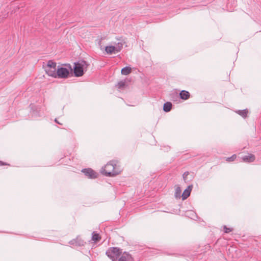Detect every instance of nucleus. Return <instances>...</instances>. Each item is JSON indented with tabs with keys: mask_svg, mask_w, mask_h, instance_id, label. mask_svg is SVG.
I'll list each match as a JSON object with an SVG mask.
<instances>
[{
	"mask_svg": "<svg viewBox=\"0 0 261 261\" xmlns=\"http://www.w3.org/2000/svg\"><path fill=\"white\" fill-rule=\"evenodd\" d=\"M179 96L181 99H182L183 100H187L190 97V94L187 91L182 90L179 93Z\"/></svg>",
	"mask_w": 261,
	"mask_h": 261,
	"instance_id": "11",
	"label": "nucleus"
},
{
	"mask_svg": "<svg viewBox=\"0 0 261 261\" xmlns=\"http://www.w3.org/2000/svg\"><path fill=\"white\" fill-rule=\"evenodd\" d=\"M181 189L179 187H177L175 189V197L176 198H180L181 197Z\"/></svg>",
	"mask_w": 261,
	"mask_h": 261,
	"instance_id": "19",
	"label": "nucleus"
},
{
	"mask_svg": "<svg viewBox=\"0 0 261 261\" xmlns=\"http://www.w3.org/2000/svg\"><path fill=\"white\" fill-rule=\"evenodd\" d=\"M189 172L188 171L184 172V173L182 175V177L184 180L186 179L187 176L189 175Z\"/></svg>",
	"mask_w": 261,
	"mask_h": 261,
	"instance_id": "25",
	"label": "nucleus"
},
{
	"mask_svg": "<svg viewBox=\"0 0 261 261\" xmlns=\"http://www.w3.org/2000/svg\"><path fill=\"white\" fill-rule=\"evenodd\" d=\"M121 250L118 247H115V256L120 255L121 253Z\"/></svg>",
	"mask_w": 261,
	"mask_h": 261,
	"instance_id": "24",
	"label": "nucleus"
},
{
	"mask_svg": "<svg viewBox=\"0 0 261 261\" xmlns=\"http://www.w3.org/2000/svg\"><path fill=\"white\" fill-rule=\"evenodd\" d=\"M69 74V71L64 67H59L57 70L56 77L65 79L67 78Z\"/></svg>",
	"mask_w": 261,
	"mask_h": 261,
	"instance_id": "3",
	"label": "nucleus"
},
{
	"mask_svg": "<svg viewBox=\"0 0 261 261\" xmlns=\"http://www.w3.org/2000/svg\"><path fill=\"white\" fill-rule=\"evenodd\" d=\"M175 96L176 98H177V97H178V96H177V93H175Z\"/></svg>",
	"mask_w": 261,
	"mask_h": 261,
	"instance_id": "28",
	"label": "nucleus"
},
{
	"mask_svg": "<svg viewBox=\"0 0 261 261\" xmlns=\"http://www.w3.org/2000/svg\"><path fill=\"white\" fill-rule=\"evenodd\" d=\"M237 158V155L236 154H233L230 157L227 158L226 160L227 162H232L233 161Z\"/></svg>",
	"mask_w": 261,
	"mask_h": 261,
	"instance_id": "22",
	"label": "nucleus"
},
{
	"mask_svg": "<svg viewBox=\"0 0 261 261\" xmlns=\"http://www.w3.org/2000/svg\"><path fill=\"white\" fill-rule=\"evenodd\" d=\"M132 69L130 67L126 66L121 69V72L123 75H127L130 73Z\"/></svg>",
	"mask_w": 261,
	"mask_h": 261,
	"instance_id": "15",
	"label": "nucleus"
},
{
	"mask_svg": "<svg viewBox=\"0 0 261 261\" xmlns=\"http://www.w3.org/2000/svg\"><path fill=\"white\" fill-rule=\"evenodd\" d=\"M101 237L98 233H96L94 231L92 232V240L93 241H94L95 242H97L99 241Z\"/></svg>",
	"mask_w": 261,
	"mask_h": 261,
	"instance_id": "17",
	"label": "nucleus"
},
{
	"mask_svg": "<svg viewBox=\"0 0 261 261\" xmlns=\"http://www.w3.org/2000/svg\"><path fill=\"white\" fill-rule=\"evenodd\" d=\"M82 172L90 178H95L98 175V174L91 168L83 169Z\"/></svg>",
	"mask_w": 261,
	"mask_h": 261,
	"instance_id": "5",
	"label": "nucleus"
},
{
	"mask_svg": "<svg viewBox=\"0 0 261 261\" xmlns=\"http://www.w3.org/2000/svg\"><path fill=\"white\" fill-rule=\"evenodd\" d=\"M57 68H45L46 73L50 76L56 77Z\"/></svg>",
	"mask_w": 261,
	"mask_h": 261,
	"instance_id": "10",
	"label": "nucleus"
},
{
	"mask_svg": "<svg viewBox=\"0 0 261 261\" xmlns=\"http://www.w3.org/2000/svg\"><path fill=\"white\" fill-rule=\"evenodd\" d=\"M236 113L239 115L241 116L243 118H245L247 117L248 114V111L247 109L243 110H238Z\"/></svg>",
	"mask_w": 261,
	"mask_h": 261,
	"instance_id": "16",
	"label": "nucleus"
},
{
	"mask_svg": "<svg viewBox=\"0 0 261 261\" xmlns=\"http://www.w3.org/2000/svg\"><path fill=\"white\" fill-rule=\"evenodd\" d=\"M70 244L76 246H83L85 244V242L81 239L77 238L76 239L72 240L69 242Z\"/></svg>",
	"mask_w": 261,
	"mask_h": 261,
	"instance_id": "6",
	"label": "nucleus"
},
{
	"mask_svg": "<svg viewBox=\"0 0 261 261\" xmlns=\"http://www.w3.org/2000/svg\"><path fill=\"white\" fill-rule=\"evenodd\" d=\"M255 157L252 154H248L242 158V160L244 162L251 163L254 161Z\"/></svg>",
	"mask_w": 261,
	"mask_h": 261,
	"instance_id": "9",
	"label": "nucleus"
},
{
	"mask_svg": "<svg viewBox=\"0 0 261 261\" xmlns=\"http://www.w3.org/2000/svg\"><path fill=\"white\" fill-rule=\"evenodd\" d=\"M124 45L127 46L124 38L122 37L115 38V52L120 51Z\"/></svg>",
	"mask_w": 261,
	"mask_h": 261,
	"instance_id": "4",
	"label": "nucleus"
},
{
	"mask_svg": "<svg viewBox=\"0 0 261 261\" xmlns=\"http://www.w3.org/2000/svg\"><path fill=\"white\" fill-rule=\"evenodd\" d=\"M117 86L120 90H122L125 88L127 87V85L126 84V81H121L118 83Z\"/></svg>",
	"mask_w": 261,
	"mask_h": 261,
	"instance_id": "18",
	"label": "nucleus"
},
{
	"mask_svg": "<svg viewBox=\"0 0 261 261\" xmlns=\"http://www.w3.org/2000/svg\"><path fill=\"white\" fill-rule=\"evenodd\" d=\"M87 66L88 64L84 60L74 63V66L73 68L74 76L76 77H80L82 76L84 73V68L85 67H87Z\"/></svg>",
	"mask_w": 261,
	"mask_h": 261,
	"instance_id": "1",
	"label": "nucleus"
},
{
	"mask_svg": "<svg viewBox=\"0 0 261 261\" xmlns=\"http://www.w3.org/2000/svg\"><path fill=\"white\" fill-rule=\"evenodd\" d=\"M118 261H134L131 255L128 253L124 252Z\"/></svg>",
	"mask_w": 261,
	"mask_h": 261,
	"instance_id": "7",
	"label": "nucleus"
},
{
	"mask_svg": "<svg viewBox=\"0 0 261 261\" xmlns=\"http://www.w3.org/2000/svg\"><path fill=\"white\" fill-rule=\"evenodd\" d=\"M172 108V103L170 102H166L163 106V110L166 112H169Z\"/></svg>",
	"mask_w": 261,
	"mask_h": 261,
	"instance_id": "13",
	"label": "nucleus"
},
{
	"mask_svg": "<svg viewBox=\"0 0 261 261\" xmlns=\"http://www.w3.org/2000/svg\"><path fill=\"white\" fill-rule=\"evenodd\" d=\"M106 253L112 261H114V247H111Z\"/></svg>",
	"mask_w": 261,
	"mask_h": 261,
	"instance_id": "12",
	"label": "nucleus"
},
{
	"mask_svg": "<svg viewBox=\"0 0 261 261\" xmlns=\"http://www.w3.org/2000/svg\"><path fill=\"white\" fill-rule=\"evenodd\" d=\"M57 64L55 62L53 61V60H49L47 62L46 66L45 67V68H56Z\"/></svg>",
	"mask_w": 261,
	"mask_h": 261,
	"instance_id": "14",
	"label": "nucleus"
},
{
	"mask_svg": "<svg viewBox=\"0 0 261 261\" xmlns=\"http://www.w3.org/2000/svg\"><path fill=\"white\" fill-rule=\"evenodd\" d=\"M101 173L109 177L114 176V164L112 161L110 163H108L104 167H102L101 170Z\"/></svg>",
	"mask_w": 261,
	"mask_h": 261,
	"instance_id": "2",
	"label": "nucleus"
},
{
	"mask_svg": "<svg viewBox=\"0 0 261 261\" xmlns=\"http://www.w3.org/2000/svg\"><path fill=\"white\" fill-rule=\"evenodd\" d=\"M106 51L108 54H111L114 52V46H107L105 49Z\"/></svg>",
	"mask_w": 261,
	"mask_h": 261,
	"instance_id": "20",
	"label": "nucleus"
},
{
	"mask_svg": "<svg viewBox=\"0 0 261 261\" xmlns=\"http://www.w3.org/2000/svg\"><path fill=\"white\" fill-rule=\"evenodd\" d=\"M223 228L224 232L227 233L232 231V228H228L226 227V226H224Z\"/></svg>",
	"mask_w": 261,
	"mask_h": 261,
	"instance_id": "23",
	"label": "nucleus"
},
{
	"mask_svg": "<svg viewBox=\"0 0 261 261\" xmlns=\"http://www.w3.org/2000/svg\"><path fill=\"white\" fill-rule=\"evenodd\" d=\"M192 188H193V186L191 185H189L187 187V188L184 190V191L181 195L182 200L186 199L190 196Z\"/></svg>",
	"mask_w": 261,
	"mask_h": 261,
	"instance_id": "8",
	"label": "nucleus"
},
{
	"mask_svg": "<svg viewBox=\"0 0 261 261\" xmlns=\"http://www.w3.org/2000/svg\"><path fill=\"white\" fill-rule=\"evenodd\" d=\"M6 165V163H5L3 162L2 161H0V165H1V166H2V165Z\"/></svg>",
	"mask_w": 261,
	"mask_h": 261,
	"instance_id": "26",
	"label": "nucleus"
},
{
	"mask_svg": "<svg viewBox=\"0 0 261 261\" xmlns=\"http://www.w3.org/2000/svg\"><path fill=\"white\" fill-rule=\"evenodd\" d=\"M117 165L116 164H115V175L120 174L121 173V172L122 171V168L119 165H118V169H117Z\"/></svg>",
	"mask_w": 261,
	"mask_h": 261,
	"instance_id": "21",
	"label": "nucleus"
},
{
	"mask_svg": "<svg viewBox=\"0 0 261 261\" xmlns=\"http://www.w3.org/2000/svg\"><path fill=\"white\" fill-rule=\"evenodd\" d=\"M55 121L56 123H59V124H60V123L58 122V121H57V119H55Z\"/></svg>",
	"mask_w": 261,
	"mask_h": 261,
	"instance_id": "27",
	"label": "nucleus"
}]
</instances>
